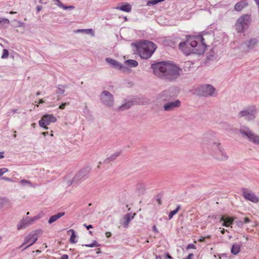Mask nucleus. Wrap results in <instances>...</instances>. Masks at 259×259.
I'll use <instances>...</instances> for the list:
<instances>
[{"label":"nucleus","mask_w":259,"mask_h":259,"mask_svg":"<svg viewBox=\"0 0 259 259\" xmlns=\"http://www.w3.org/2000/svg\"><path fill=\"white\" fill-rule=\"evenodd\" d=\"M9 56V52L6 49H4L3 51V55L2 56V58L6 59Z\"/></svg>","instance_id":"obj_30"},{"label":"nucleus","mask_w":259,"mask_h":259,"mask_svg":"<svg viewBox=\"0 0 259 259\" xmlns=\"http://www.w3.org/2000/svg\"><path fill=\"white\" fill-rule=\"evenodd\" d=\"M68 255L67 254H63L61 257V259H68Z\"/></svg>","instance_id":"obj_39"},{"label":"nucleus","mask_w":259,"mask_h":259,"mask_svg":"<svg viewBox=\"0 0 259 259\" xmlns=\"http://www.w3.org/2000/svg\"><path fill=\"white\" fill-rule=\"evenodd\" d=\"M65 214L64 212H60L55 215L51 216L50 219L48 221V223L51 224L55 222H56L57 220L60 219L61 217H63Z\"/></svg>","instance_id":"obj_18"},{"label":"nucleus","mask_w":259,"mask_h":259,"mask_svg":"<svg viewBox=\"0 0 259 259\" xmlns=\"http://www.w3.org/2000/svg\"><path fill=\"white\" fill-rule=\"evenodd\" d=\"M84 31V29H77L75 31V32H83Z\"/></svg>","instance_id":"obj_45"},{"label":"nucleus","mask_w":259,"mask_h":259,"mask_svg":"<svg viewBox=\"0 0 259 259\" xmlns=\"http://www.w3.org/2000/svg\"><path fill=\"white\" fill-rule=\"evenodd\" d=\"M9 171V169L7 168H0V176Z\"/></svg>","instance_id":"obj_31"},{"label":"nucleus","mask_w":259,"mask_h":259,"mask_svg":"<svg viewBox=\"0 0 259 259\" xmlns=\"http://www.w3.org/2000/svg\"><path fill=\"white\" fill-rule=\"evenodd\" d=\"M245 239H246V240H248V237H245Z\"/></svg>","instance_id":"obj_58"},{"label":"nucleus","mask_w":259,"mask_h":259,"mask_svg":"<svg viewBox=\"0 0 259 259\" xmlns=\"http://www.w3.org/2000/svg\"><path fill=\"white\" fill-rule=\"evenodd\" d=\"M29 225L27 220L21 221L17 225V229L20 230L25 228L26 226Z\"/></svg>","instance_id":"obj_22"},{"label":"nucleus","mask_w":259,"mask_h":259,"mask_svg":"<svg viewBox=\"0 0 259 259\" xmlns=\"http://www.w3.org/2000/svg\"><path fill=\"white\" fill-rule=\"evenodd\" d=\"M221 220L224 221L223 225L225 227L230 226L233 222V220L231 218H227L225 219L224 217H222L221 218Z\"/></svg>","instance_id":"obj_21"},{"label":"nucleus","mask_w":259,"mask_h":259,"mask_svg":"<svg viewBox=\"0 0 259 259\" xmlns=\"http://www.w3.org/2000/svg\"><path fill=\"white\" fill-rule=\"evenodd\" d=\"M250 17L248 15H244L239 17L236 22V30L238 32H241L243 31L245 25H248L250 22Z\"/></svg>","instance_id":"obj_4"},{"label":"nucleus","mask_w":259,"mask_h":259,"mask_svg":"<svg viewBox=\"0 0 259 259\" xmlns=\"http://www.w3.org/2000/svg\"><path fill=\"white\" fill-rule=\"evenodd\" d=\"M35 123H32V124H31V126H32V127H35Z\"/></svg>","instance_id":"obj_54"},{"label":"nucleus","mask_w":259,"mask_h":259,"mask_svg":"<svg viewBox=\"0 0 259 259\" xmlns=\"http://www.w3.org/2000/svg\"><path fill=\"white\" fill-rule=\"evenodd\" d=\"M125 63L132 67H135L138 66V63L135 60H128L125 61Z\"/></svg>","instance_id":"obj_24"},{"label":"nucleus","mask_w":259,"mask_h":259,"mask_svg":"<svg viewBox=\"0 0 259 259\" xmlns=\"http://www.w3.org/2000/svg\"><path fill=\"white\" fill-rule=\"evenodd\" d=\"M168 93H169V91H165L164 92V94L165 95H167V94Z\"/></svg>","instance_id":"obj_52"},{"label":"nucleus","mask_w":259,"mask_h":259,"mask_svg":"<svg viewBox=\"0 0 259 259\" xmlns=\"http://www.w3.org/2000/svg\"><path fill=\"white\" fill-rule=\"evenodd\" d=\"M43 231L41 229H37L33 231L31 234L33 235H35L37 237V236H40L42 234Z\"/></svg>","instance_id":"obj_29"},{"label":"nucleus","mask_w":259,"mask_h":259,"mask_svg":"<svg viewBox=\"0 0 259 259\" xmlns=\"http://www.w3.org/2000/svg\"><path fill=\"white\" fill-rule=\"evenodd\" d=\"M57 121V118L53 114H46L39 120L38 123L40 127L45 129H48V125L51 122H56Z\"/></svg>","instance_id":"obj_5"},{"label":"nucleus","mask_w":259,"mask_h":259,"mask_svg":"<svg viewBox=\"0 0 259 259\" xmlns=\"http://www.w3.org/2000/svg\"><path fill=\"white\" fill-rule=\"evenodd\" d=\"M255 110H245L240 112L239 117H244L245 119L250 120L255 117Z\"/></svg>","instance_id":"obj_11"},{"label":"nucleus","mask_w":259,"mask_h":259,"mask_svg":"<svg viewBox=\"0 0 259 259\" xmlns=\"http://www.w3.org/2000/svg\"><path fill=\"white\" fill-rule=\"evenodd\" d=\"M36 252H40V251H39V250H36Z\"/></svg>","instance_id":"obj_59"},{"label":"nucleus","mask_w":259,"mask_h":259,"mask_svg":"<svg viewBox=\"0 0 259 259\" xmlns=\"http://www.w3.org/2000/svg\"><path fill=\"white\" fill-rule=\"evenodd\" d=\"M185 45L190 46L192 49V53L199 55L203 54L207 47L204 42V38L201 35L189 36L185 41L179 44V48L188 55L190 54V49L184 48Z\"/></svg>","instance_id":"obj_2"},{"label":"nucleus","mask_w":259,"mask_h":259,"mask_svg":"<svg viewBox=\"0 0 259 259\" xmlns=\"http://www.w3.org/2000/svg\"><path fill=\"white\" fill-rule=\"evenodd\" d=\"M36 94L37 96H39L40 95V92H37Z\"/></svg>","instance_id":"obj_57"},{"label":"nucleus","mask_w":259,"mask_h":259,"mask_svg":"<svg viewBox=\"0 0 259 259\" xmlns=\"http://www.w3.org/2000/svg\"><path fill=\"white\" fill-rule=\"evenodd\" d=\"M106 61L112 65L113 66H114L115 68H117L119 70H122L123 68V67L122 66V65L119 63L118 62L114 60H113L109 58H107L106 59Z\"/></svg>","instance_id":"obj_17"},{"label":"nucleus","mask_w":259,"mask_h":259,"mask_svg":"<svg viewBox=\"0 0 259 259\" xmlns=\"http://www.w3.org/2000/svg\"><path fill=\"white\" fill-rule=\"evenodd\" d=\"M20 183L21 184H30V182L28 181H27V180H22L20 181Z\"/></svg>","instance_id":"obj_36"},{"label":"nucleus","mask_w":259,"mask_h":259,"mask_svg":"<svg viewBox=\"0 0 259 259\" xmlns=\"http://www.w3.org/2000/svg\"><path fill=\"white\" fill-rule=\"evenodd\" d=\"M45 102L43 100V99H39V101H38V104H42L44 103Z\"/></svg>","instance_id":"obj_46"},{"label":"nucleus","mask_w":259,"mask_h":259,"mask_svg":"<svg viewBox=\"0 0 259 259\" xmlns=\"http://www.w3.org/2000/svg\"><path fill=\"white\" fill-rule=\"evenodd\" d=\"M243 197L247 200L256 203L259 201V198L253 193L249 192L246 189H242Z\"/></svg>","instance_id":"obj_9"},{"label":"nucleus","mask_w":259,"mask_h":259,"mask_svg":"<svg viewBox=\"0 0 259 259\" xmlns=\"http://www.w3.org/2000/svg\"><path fill=\"white\" fill-rule=\"evenodd\" d=\"M99 245V244L95 240L92 243L82 245V246L89 247H98Z\"/></svg>","instance_id":"obj_28"},{"label":"nucleus","mask_w":259,"mask_h":259,"mask_svg":"<svg viewBox=\"0 0 259 259\" xmlns=\"http://www.w3.org/2000/svg\"><path fill=\"white\" fill-rule=\"evenodd\" d=\"M241 133L246 136L248 140L255 144H259V136L255 134L248 128L240 130Z\"/></svg>","instance_id":"obj_6"},{"label":"nucleus","mask_w":259,"mask_h":259,"mask_svg":"<svg viewBox=\"0 0 259 259\" xmlns=\"http://www.w3.org/2000/svg\"><path fill=\"white\" fill-rule=\"evenodd\" d=\"M133 105V102L132 101H129L124 105H122L120 107V109L121 110H123L125 109H129Z\"/></svg>","instance_id":"obj_25"},{"label":"nucleus","mask_w":259,"mask_h":259,"mask_svg":"<svg viewBox=\"0 0 259 259\" xmlns=\"http://www.w3.org/2000/svg\"><path fill=\"white\" fill-rule=\"evenodd\" d=\"M115 9L116 10L128 13L132 11V6L129 3H125L122 4L119 7H116Z\"/></svg>","instance_id":"obj_14"},{"label":"nucleus","mask_w":259,"mask_h":259,"mask_svg":"<svg viewBox=\"0 0 259 259\" xmlns=\"http://www.w3.org/2000/svg\"><path fill=\"white\" fill-rule=\"evenodd\" d=\"M215 158L220 160H225L228 159L227 155L221 149L220 144L217 145V150L215 154Z\"/></svg>","instance_id":"obj_12"},{"label":"nucleus","mask_w":259,"mask_h":259,"mask_svg":"<svg viewBox=\"0 0 259 259\" xmlns=\"http://www.w3.org/2000/svg\"><path fill=\"white\" fill-rule=\"evenodd\" d=\"M10 14H12L16 13V12H13V11H11V12H10Z\"/></svg>","instance_id":"obj_56"},{"label":"nucleus","mask_w":259,"mask_h":259,"mask_svg":"<svg viewBox=\"0 0 259 259\" xmlns=\"http://www.w3.org/2000/svg\"><path fill=\"white\" fill-rule=\"evenodd\" d=\"M136 48L139 56L143 59L149 58L156 49V46L152 42L145 40L138 43Z\"/></svg>","instance_id":"obj_3"},{"label":"nucleus","mask_w":259,"mask_h":259,"mask_svg":"<svg viewBox=\"0 0 259 259\" xmlns=\"http://www.w3.org/2000/svg\"><path fill=\"white\" fill-rule=\"evenodd\" d=\"M37 240V237L30 233L25 237L24 243L21 245V247L24 246V245H26V246L24 248V249H26L29 246L35 243Z\"/></svg>","instance_id":"obj_10"},{"label":"nucleus","mask_w":259,"mask_h":259,"mask_svg":"<svg viewBox=\"0 0 259 259\" xmlns=\"http://www.w3.org/2000/svg\"><path fill=\"white\" fill-rule=\"evenodd\" d=\"M105 235L107 238H109L111 236V233L109 232H106Z\"/></svg>","instance_id":"obj_42"},{"label":"nucleus","mask_w":259,"mask_h":259,"mask_svg":"<svg viewBox=\"0 0 259 259\" xmlns=\"http://www.w3.org/2000/svg\"><path fill=\"white\" fill-rule=\"evenodd\" d=\"M84 226L86 227V228H87V229L88 230H89L90 229L93 228V226L91 225H89V226H87L85 224H84Z\"/></svg>","instance_id":"obj_43"},{"label":"nucleus","mask_w":259,"mask_h":259,"mask_svg":"<svg viewBox=\"0 0 259 259\" xmlns=\"http://www.w3.org/2000/svg\"><path fill=\"white\" fill-rule=\"evenodd\" d=\"M153 231L156 233H158V230L155 225L153 226L152 227Z\"/></svg>","instance_id":"obj_41"},{"label":"nucleus","mask_w":259,"mask_h":259,"mask_svg":"<svg viewBox=\"0 0 259 259\" xmlns=\"http://www.w3.org/2000/svg\"><path fill=\"white\" fill-rule=\"evenodd\" d=\"M51 136H53V134H51Z\"/></svg>","instance_id":"obj_61"},{"label":"nucleus","mask_w":259,"mask_h":259,"mask_svg":"<svg viewBox=\"0 0 259 259\" xmlns=\"http://www.w3.org/2000/svg\"><path fill=\"white\" fill-rule=\"evenodd\" d=\"M100 250V248H98V250ZM99 251H97V253H98L99 252Z\"/></svg>","instance_id":"obj_60"},{"label":"nucleus","mask_w":259,"mask_h":259,"mask_svg":"<svg viewBox=\"0 0 259 259\" xmlns=\"http://www.w3.org/2000/svg\"><path fill=\"white\" fill-rule=\"evenodd\" d=\"M225 231H226V230H225L224 229H223L221 230V233H222V234H224L225 233Z\"/></svg>","instance_id":"obj_49"},{"label":"nucleus","mask_w":259,"mask_h":259,"mask_svg":"<svg viewBox=\"0 0 259 259\" xmlns=\"http://www.w3.org/2000/svg\"><path fill=\"white\" fill-rule=\"evenodd\" d=\"M181 208L180 205H178L175 210L171 211L168 214V218L169 220L171 219L173 216L177 214Z\"/></svg>","instance_id":"obj_26"},{"label":"nucleus","mask_w":259,"mask_h":259,"mask_svg":"<svg viewBox=\"0 0 259 259\" xmlns=\"http://www.w3.org/2000/svg\"><path fill=\"white\" fill-rule=\"evenodd\" d=\"M244 222L245 223H248L250 222V220L248 218L245 217L244 218Z\"/></svg>","instance_id":"obj_38"},{"label":"nucleus","mask_w":259,"mask_h":259,"mask_svg":"<svg viewBox=\"0 0 259 259\" xmlns=\"http://www.w3.org/2000/svg\"><path fill=\"white\" fill-rule=\"evenodd\" d=\"M193 256V253H190L188 256L184 258V259H192V257Z\"/></svg>","instance_id":"obj_40"},{"label":"nucleus","mask_w":259,"mask_h":259,"mask_svg":"<svg viewBox=\"0 0 259 259\" xmlns=\"http://www.w3.org/2000/svg\"><path fill=\"white\" fill-rule=\"evenodd\" d=\"M29 214V212H28L27 213V214Z\"/></svg>","instance_id":"obj_62"},{"label":"nucleus","mask_w":259,"mask_h":259,"mask_svg":"<svg viewBox=\"0 0 259 259\" xmlns=\"http://www.w3.org/2000/svg\"><path fill=\"white\" fill-rule=\"evenodd\" d=\"M152 68L156 75L169 80L178 78L182 71L180 67L170 61L158 62L152 65Z\"/></svg>","instance_id":"obj_1"},{"label":"nucleus","mask_w":259,"mask_h":259,"mask_svg":"<svg viewBox=\"0 0 259 259\" xmlns=\"http://www.w3.org/2000/svg\"><path fill=\"white\" fill-rule=\"evenodd\" d=\"M16 131H15V132H14V138H15L16 137Z\"/></svg>","instance_id":"obj_55"},{"label":"nucleus","mask_w":259,"mask_h":259,"mask_svg":"<svg viewBox=\"0 0 259 259\" xmlns=\"http://www.w3.org/2000/svg\"><path fill=\"white\" fill-rule=\"evenodd\" d=\"M101 100L102 102L106 105L111 106L113 104V96L107 91H104L102 93Z\"/></svg>","instance_id":"obj_8"},{"label":"nucleus","mask_w":259,"mask_h":259,"mask_svg":"<svg viewBox=\"0 0 259 259\" xmlns=\"http://www.w3.org/2000/svg\"><path fill=\"white\" fill-rule=\"evenodd\" d=\"M69 103H62L61 105H60L59 107V109H64L65 108V107L66 105H68Z\"/></svg>","instance_id":"obj_35"},{"label":"nucleus","mask_w":259,"mask_h":259,"mask_svg":"<svg viewBox=\"0 0 259 259\" xmlns=\"http://www.w3.org/2000/svg\"><path fill=\"white\" fill-rule=\"evenodd\" d=\"M241 244L237 243H235L232 245L231 252L234 255L237 254L240 251L241 249Z\"/></svg>","instance_id":"obj_20"},{"label":"nucleus","mask_w":259,"mask_h":259,"mask_svg":"<svg viewBox=\"0 0 259 259\" xmlns=\"http://www.w3.org/2000/svg\"><path fill=\"white\" fill-rule=\"evenodd\" d=\"M198 94L202 96H208L213 95L215 89L211 85H203L199 88Z\"/></svg>","instance_id":"obj_7"},{"label":"nucleus","mask_w":259,"mask_h":259,"mask_svg":"<svg viewBox=\"0 0 259 259\" xmlns=\"http://www.w3.org/2000/svg\"><path fill=\"white\" fill-rule=\"evenodd\" d=\"M204 240H205V237H201L198 241L199 242H204Z\"/></svg>","instance_id":"obj_44"},{"label":"nucleus","mask_w":259,"mask_h":259,"mask_svg":"<svg viewBox=\"0 0 259 259\" xmlns=\"http://www.w3.org/2000/svg\"><path fill=\"white\" fill-rule=\"evenodd\" d=\"M4 157V153L3 152H0V159H2Z\"/></svg>","instance_id":"obj_47"},{"label":"nucleus","mask_w":259,"mask_h":259,"mask_svg":"<svg viewBox=\"0 0 259 259\" xmlns=\"http://www.w3.org/2000/svg\"><path fill=\"white\" fill-rule=\"evenodd\" d=\"M83 32H85L87 33L91 34L92 35H94V31H93L92 29H84V31Z\"/></svg>","instance_id":"obj_34"},{"label":"nucleus","mask_w":259,"mask_h":259,"mask_svg":"<svg viewBox=\"0 0 259 259\" xmlns=\"http://www.w3.org/2000/svg\"><path fill=\"white\" fill-rule=\"evenodd\" d=\"M48 134V132H43L42 133V134L44 135V136H46V135H47Z\"/></svg>","instance_id":"obj_51"},{"label":"nucleus","mask_w":259,"mask_h":259,"mask_svg":"<svg viewBox=\"0 0 259 259\" xmlns=\"http://www.w3.org/2000/svg\"><path fill=\"white\" fill-rule=\"evenodd\" d=\"M184 48H186V49H190V54L191 53H192V49L190 48V46H188V45H185V47H183Z\"/></svg>","instance_id":"obj_37"},{"label":"nucleus","mask_w":259,"mask_h":259,"mask_svg":"<svg viewBox=\"0 0 259 259\" xmlns=\"http://www.w3.org/2000/svg\"><path fill=\"white\" fill-rule=\"evenodd\" d=\"M2 179H3V180H6V181H11V180H10V179H9V178H7V177H3Z\"/></svg>","instance_id":"obj_48"},{"label":"nucleus","mask_w":259,"mask_h":259,"mask_svg":"<svg viewBox=\"0 0 259 259\" xmlns=\"http://www.w3.org/2000/svg\"><path fill=\"white\" fill-rule=\"evenodd\" d=\"M135 215V213H134L133 215H132L131 213H127L124 215V222L122 223V225L124 228H127L130 222L134 218Z\"/></svg>","instance_id":"obj_15"},{"label":"nucleus","mask_w":259,"mask_h":259,"mask_svg":"<svg viewBox=\"0 0 259 259\" xmlns=\"http://www.w3.org/2000/svg\"><path fill=\"white\" fill-rule=\"evenodd\" d=\"M0 23L2 24H9V20L8 19L0 18Z\"/></svg>","instance_id":"obj_32"},{"label":"nucleus","mask_w":259,"mask_h":259,"mask_svg":"<svg viewBox=\"0 0 259 259\" xmlns=\"http://www.w3.org/2000/svg\"><path fill=\"white\" fill-rule=\"evenodd\" d=\"M196 248V246L193 244H189L186 247L187 249H195Z\"/></svg>","instance_id":"obj_33"},{"label":"nucleus","mask_w":259,"mask_h":259,"mask_svg":"<svg viewBox=\"0 0 259 259\" xmlns=\"http://www.w3.org/2000/svg\"><path fill=\"white\" fill-rule=\"evenodd\" d=\"M41 217L39 215H36L34 217L30 218L28 220H27L29 225L32 224V223L36 220L39 219Z\"/></svg>","instance_id":"obj_27"},{"label":"nucleus","mask_w":259,"mask_h":259,"mask_svg":"<svg viewBox=\"0 0 259 259\" xmlns=\"http://www.w3.org/2000/svg\"><path fill=\"white\" fill-rule=\"evenodd\" d=\"M41 7H37V11H38V12L40 11L41 10Z\"/></svg>","instance_id":"obj_50"},{"label":"nucleus","mask_w":259,"mask_h":259,"mask_svg":"<svg viewBox=\"0 0 259 259\" xmlns=\"http://www.w3.org/2000/svg\"><path fill=\"white\" fill-rule=\"evenodd\" d=\"M181 105V102L177 100L174 102H170L166 103L164 106V109L165 111H170L175 108L179 107Z\"/></svg>","instance_id":"obj_13"},{"label":"nucleus","mask_w":259,"mask_h":259,"mask_svg":"<svg viewBox=\"0 0 259 259\" xmlns=\"http://www.w3.org/2000/svg\"><path fill=\"white\" fill-rule=\"evenodd\" d=\"M2 240V237L0 236V240Z\"/></svg>","instance_id":"obj_63"},{"label":"nucleus","mask_w":259,"mask_h":259,"mask_svg":"<svg viewBox=\"0 0 259 259\" xmlns=\"http://www.w3.org/2000/svg\"><path fill=\"white\" fill-rule=\"evenodd\" d=\"M68 232H71V236H70V242L71 243H75L76 242V240H75L76 239V235L75 234V231L72 230V229H70L68 231Z\"/></svg>","instance_id":"obj_23"},{"label":"nucleus","mask_w":259,"mask_h":259,"mask_svg":"<svg viewBox=\"0 0 259 259\" xmlns=\"http://www.w3.org/2000/svg\"><path fill=\"white\" fill-rule=\"evenodd\" d=\"M258 43V40L256 38L250 39L249 41L245 42V45L248 50L253 49Z\"/></svg>","instance_id":"obj_19"},{"label":"nucleus","mask_w":259,"mask_h":259,"mask_svg":"<svg viewBox=\"0 0 259 259\" xmlns=\"http://www.w3.org/2000/svg\"><path fill=\"white\" fill-rule=\"evenodd\" d=\"M205 237V238H210V235H207L206 236L204 237Z\"/></svg>","instance_id":"obj_53"},{"label":"nucleus","mask_w":259,"mask_h":259,"mask_svg":"<svg viewBox=\"0 0 259 259\" xmlns=\"http://www.w3.org/2000/svg\"><path fill=\"white\" fill-rule=\"evenodd\" d=\"M248 5V2L246 0L240 1L237 3L234 6L235 10L241 11L243 9Z\"/></svg>","instance_id":"obj_16"}]
</instances>
